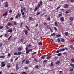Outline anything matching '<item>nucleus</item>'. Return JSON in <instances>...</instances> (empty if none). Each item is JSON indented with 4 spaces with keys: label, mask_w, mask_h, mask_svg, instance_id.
<instances>
[{
    "label": "nucleus",
    "mask_w": 74,
    "mask_h": 74,
    "mask_svg": "<svg viewBox=\"0 0 74 74\" xmlns=\"http://www.w3.org/2000/svg\"><path fill=\"white\" fill-rule=\"evenodd\" d=\"M17 15H16L15 17L16 18V19H18V17H21V13L19 12L18 13Z\"/></svg>",
    "instance_id": "1"
},
{
    "label": "nucleus",
    "mask_w": 74,
    "mask_h": 74,
    "mask_svg": "<svg viewBox=\"0 0 74 74\" xmlns=\"http://www.w3.org/2000/svg\"><path fill=\"white\" fill-rule=\"evenodd\" d=\"M32 49H30L28 51H27L26 52V54H28V53H29V52H32Z\"/></svg>",
    "instance_id": "2"
},
{
    "label": "nucleus",
    "mask_w": 74,
    "mask_h": 74,
    "mask_svg": "<svg viewBox=\"0 0 74 74\" xmlns=\"http://www.w3.org/2000/svg\"><path fill=\"white\" fill-rule=\"evenodd\" d=\"M19 66V64H16V70H19V67H18Z\"/></svg>",
    "instance_id": "3"
},
{
    "label": "nucleus",
    "mask_w": 74,
    "mask_h": 74,
    "mask_svg": "<svg viewBox=\"0 0 74 74\" xmlns=\"http://www.w3.org/2000/svg\"><path fill=\"white\" fill-rule=\"evenodd\" d=\"M5 3L6 4V5H5V7H8V2H5Z\"/></svg>",
    "instance_id": "4"
},
{
    "label": "nucleus",
    "mask_w": 74,
    "mask_h": 74,
    "mask_svg": "<svg viewBox=\"0 0 74 74\" xmlns=\"http://www.w3.org/2000/svg\"><path fill=\"white\" fill-rule=\"evenodd\" d=\"M60 20L61 21H64V18H63V17H61Z\"/></svg>",
    "instance_id": "5"
},
{
    "label": "nucleus",
    "mask_w": 74,
    "mask_h": 74,
    "mask_svg": "<svg viewBox=\"0 0 74 74\" xmlns=\"http://www.w3.org/2000/svg\"><path fill=\"white\" fill-rule=\"evenodd\" d=\"M51 56H49L47 57L46 58V59H51Z\"/></svg>",
    "instance_id": "6"
},
{
    "label": "nucleus",
    "mask_w": 74,
    "mask_h": 74,
    "mask_svg": "<svg viewBox=\"0 0 74 74\" xmlns=\"http://www.w3.org/2000/svg\"><path fill=\"white\" fill-rule=\"evenodd\" d=\"M69 20L72 21H73V20H74V18H73V17H71L69 18Z\"/></svg>",
    "instance_id": "7"
},
{
    "label": "nucleus",
    "mask_w": 74,
    "mask_h": 74,
    "mask_svg": "<svg viewBox=\"0 0 74 74\" xmlns=\"http://www.w3.org/2000/svg\"><path fill=\"white\" fill-rule=\"evenodd\" d=\"M25 63L27 64H29V63H30V61L28 60H27L25 62Z\"/></svg>",
    "instance_id": "8"
},
{
    "label": "nucleus",
    "mask_w": 74,
    "mask_h": 74,
    "mask_svg": "<svg viewBox=\"0 0 74 74\" xmlns=\"http://www.w3.org/2000/svg\"><path fill=\"white\" fill-rule=\"evenodd\" d=\"M8 12H6L5 13L3 14V16H7V15Z\"/></svg>",
    "instance_id": "9"
},
{
    "label": "nucleus",
    "mask_w": 74,
    "mask_h": 74,
    "mask_svg": "<svg viewBox=\"0 0 74 74\" xmlns=\"http://www.w3.org/2000/svg\"><path fill=\"white\" fill-rule=\"evenodd\" d=\"M69 7V5L66 4L64 5V8H67V7Z\"/></svg>",
    "instance_id": "10"
},
{
    "label": "nucleus",
    "mask_w": 74,
    "mask_h": 74,
    "mask_svg": "<svg viewBox=\"0 0 74 74\" xmlns=\"http://www.w3.org/2000/svg\"><path fill=\"white\" fill-rule=\"evenodd\" d=\"M8 32L9 33H12V29H9L8 30Z\"/></svg>",
    "instance_id": "11"
},
{
    "label": "nucleus",
    "mask_w": 74,
    "mask_h": 74,
    "mask_svg": "<svg viewBox=\"0 0 74 74\" xmlns=\"http://www.w3.org/2000/svg\"><path fill=\"white\" fill-rule=\"evenodd\" d=\"M29 20H31V21H33V20H34V18H32V17H30L29 18Z\"/></svg>",
    "instance_id": "12"
},
{
    "label": "nucleus",
    "mask_w": 74,
    "mask_h": 74,
    "mask_svg": "<svg viewBox=\"0 0 74 74\" xmlns=\"http://www.w3.org/2000/svg\"><path fill=\"white\" fill-rule=\"evenodd\" d=\"M24 32H25V35H27V33H28V32H27V30H26Z\"/></svg>",
    "instance_id": "13"
},
{
    "label": "nucleus",
    "mask_w": 74,
    "mask_h": 74,
    "mask_svg": "<svg viewBox=\"0 0 74 74\" xmlns=\"http://www.w3.org/2000/svg\"><path fill=\"white\" fill-rule=\"evenodd\" d=\"M8 26H11L12 25V24L11 23H7Z\"/></svg>",
    "instance_id": "14"
},
{
    "label": "nucleus",
    "mask_w": 74,
    "mask_h": 74,
    "mask_svg": "<svg viewBox=\"0 0 74 74\" xmlns=\"http://www.w3.org/2000/svg\"><path fill=\"white\" fill-rule=\"evenodd\" d=\"M31 46H32V45L29 44L28 45L27 47H28V48H30V47H31Z\"/></svg>",
    "instance_id": "15"
},
{
    "label": "nucleus",
    "mask_w": 74,
    "mask_h": 74,
    "mask_svg": "<svg viewBox=\"0 0 74 74\" xmlns=\"http://www.w3.org/2000/svg\"><path fill=\"white\" fill-rule=\"evenodd\" d=\"M5 66V64H2V65L1 66V67H4Z\"/></svg>",
    "instance_id": "16"
},
{
    "label": "nucleus",
    "mask_w": 74,
    "mask_h": 74,
    "mask_svg": "<svg viewBox=\"0 0 74 74\" xmlns=\"http://www.w3.org/2000/svg\"><path fill=\"white\" fill-rule=\"evenodd\" d=\"M61 41L62 42H65V40L64 39H62L61 40Z\"/></svg>",
    "instance_id": "17"
},
{
    "label": "nucleus",
    "mask_w": 74,
    "mask_h": 74,
    "mask_svg": "<svg viewBox=\"0 0 74 74\" xmlns=\"http://www.w3.org/2000/svg\"><path fill=\"white\" fill-rule=\"evenodd\" d=\"M60 61H57L56 63V64H59V63H60Z\"/></svg>",
    "instance_id": "18"
},
{
    "label": "nucleus",
    "mask_w": 74,
    "mask_h": 74,
    "mask_svg": "<svg viewBox=\"0 0 74 74\" xmlns=\"http://www.w3.org/2000/svg\"><path fill=\"white\" fill-rule=\"evenodd\" d=\"M12 37V35H11V36H10L8 38V40H10V39H11V37Z\"/></svg>",
    "instance_id": "19"
},
{
    "label": "nucleus",
    "mask_w": 74,
    "mask_h": 74,
    "mask_svg": "<svg viewBox=\"0 0 74 74\" xmlns=\"http://www.w3.org/2000/svg\"><path fill=\"white\" fill-rule=\"evenodd\" d=\"M25 27H26V28L29 31H30V29H29V28L28 26H27V25Z\"/></svg>",
    "instance_id": "20"
},
{
    "label": "nucleus",
    "mask_w": 74,
    "mask_h": 74,
    "mask_svg": "<svg viewBox=\"0 0 74 74\" xmlns=\"http://www.w3.org/2000/svg\"><path fill=\"white\" fill-rule=\"evenodd\" d=\"M6 29H7V30H8L9 29V27L8 26L6 25L5 26Z\"/></svg>",
    "instance_id": "21"
},
{
    "label": "nucleus",
    "mask_w": 74,
    "mask_h": 74,
    "mask_svg": "<svg viewBox=\"0 0 74 74\" xmlns=\"http://www.w3.org/2000/svg\"><path fill=\"white\" fill-rule=\"evenodd\" d=\"M37 10V6H36L34 10V11H36Z\"/></svg>",
    "instance_id": "22"
},
{
    "label": "nucleus",
    "mask_w": 74,
    "mask_h": 74,
    "mask_svg": "<svg viewBox=\"0 0 74 74\" xmlns=\"http://www.w3.org/2000/svg\"><path fill=\"white\" fill-rule=\"evenodd\" d=\"M64 34H65L66 36H67L69 34V33H68L67 32H66L64 33Z\"/></svg>",
    "instance_id": "23"
},
{
    "label": "nucleus",
    "mask_w": 74,
    "mask_h": 74,
    "mask_svg": "<svg viewBox=\"0 0 74 74\" xmlns=\"http://www.w3.org/2000/svg\"><path fill=\"white\" fill-rule=\"evenodd\" d=\"M5 58V56H0V58Z\"/></svg>",
    "instance_id": "24"
},
{
    "label": "nucleus",
    "mask_w": 74,
    "mask_h": 74,
    "mask_svg": "<svg viewBox=\"0 0 74 74\" xmlns=\"http://www.w3.org/2000/svg\"><path fill=\"white\" fill-rule=\"evenodd\" d=\"M71 61L73 62V63H74V58H72L71 59Z\"/></svg>",
    "instance_id": "25"
},
{
    "label": "nucleus",
    "mask_w": 74,
    "mask_h": 74,
    "mask_svg": "<svg viewBox=\"0 0 74 74\" xmlns=\"http://www.w3.org/2000/svg\"><path fill=\"white\" fill-rule=\"evenodd\" d=\"M22 54V53L21 52H18V55H21V54Z\"/></svg>",
    "instance_id": "26"
},
{
    "label": "nucleus",
    "mask_w": 74,
    "mask_h": 74,
    "mask_svg": "<svg viewBox=\"0 0 74 74\" xmlns=\"http://www.w3.org/2000/svg\"><path fill=\"white\" fill-rule=\"evenodd\" d=\"M41 59H44L45 58H44V56H42L41 57Z\"/></svg>",
    "instance_id": "27"
},
{
    "label": "nucleus",
    "mask_w": 74,
    "mask_h": 74,
    "mask_svg": "<svg viewBox=\"0 0 74 74\" xmlns=\"http://www.w3.org/2000/svg\"><path fill=\"white\" fill-rule=\"evenodd\" d=\"M58 56H60L62 55V54L61 53H59L57 54Z\"/></svg>",
    "instance_id": "28"
},
{
    "label": "nucleus",
    "mask_w": 74,
    "mask_h": 74,
    "mask_svg": "<svg viewBox=\"0 0 74 74\" xmlns=\"http://www.w3.org/2000/svg\"><path fill=\"white\" fill-rule=\"evenodd\" d=\"M54 23H55V26H56L57 27L58 25H57V22H55Z\"/></svg>",
    "instance_id": "29"
},
{
    "label": "nucleus",
    "mask_w": 74,
    "mask_h": 74,
    "mask_svg": "<svg viewBox=\"0 0 74 74\" xmlns=\"http://www.w3.org/2000/svg\"><path fill=\"white\" fill-rule=\"evenodd\" d=\"M60 36H61L60 34H58L56 35V37H60Z\"/></svg>",
    "instance_id": "30"
},
{
    "label": "nucleus",
    "mask_w": 74,
    "mask_h": 74,
    "mask_svg": "<svg viewBox=\"0 0 74 74\" xmlns=\"http://www.w3.org/2000/svg\"><path fill=\"white\" fill-rule=\"evenodd\" d=\"M4 27V26H0V30L2 29Z\"/></svg>",
    "instance_id": "31"
},
{
    "label": "nucleus",
    "mask_w": 74,
    "mask_h": 74,
    "mask_svg": "<svg viewBox=\"0 0 74 74\" xmlns=\"http://www.w3.org/2000/svg\"><path fill=\"white\" fill-rule=\"evenodd\" d=\"M70 65L71 66V67H74V64H70Z\"/></svg>",
    "instance_id": "32"
},
{
    "label": "nucleus",
    "mask_w": 74,
    "mask_h": 74,
    "mask_svg": "<svg viewBox=\"0 0 74 74\" xmlns=\"http://www.w3.org/2000/svg\"><path fill=\"white\" fill-rule=\"evenodd\" d=\"M53 35H56V33H53L51 34V36L52 37Z\"/></svg>",
    "instance_id": "33"
},
{
    "label": "nucleus",
    "mask_w": 74,
    "mask_h": 74,
    "mask_svg": "<svg viewBox=\"0 0 74 74\" xmlns=\"http://www.w3.org/2000/svg\"><path fill=\"white\" fill-rule=\"evenodd\" d=\"M22 74H27V73H26V72H23L22 73Z\"/></svg>",
    "instance_id": "34"
},
{
    "label": "nucleus",
    "mask_w": 74,
    "mask_h": 74,
    "mask_svg": "<svg viewBox=\"0 0 74 74\" xmlns=\"http://www.w3.org/2000/svg\"><path fill=\"white\" fill-rule=\"evenodd\" d=\"M40 12H37L36 15H40Z\"/></svg>",
    "instance_id": "35"
},
{
    "label": "nucleus",
    "mask_w": 74,
    "mask_h": 74,
    "mask_svg": "<svg viewBox=\"0 0 74 74\" xmlns=\"http://www.w3.org/2000/svg\"><path fill=\"white\" fill-rule=\"evenodd\" d=\"M39 45H42V42H39Z\"/></svg>",
    "instance_id": "36"
},
{
    "label": "nucleus",
    "mask_w": 74,
    "mask_h": 74,
    "mask_svg": "<svg viewBox=\"0 0 74 74\" xmlns=\"http://www.w3.org/2000/svg\"><path fill=\"white\" fill-rule=\"evenodd\" d=\"M25 50H26V52H27V51H28V47H26L25 48Z\"/></svg>",
    "instance_id": "37"
},
{
    "label": "nucleus",
    "mask_w": 74,
    "mask_h": 74,
    "mask_svg": "<svg viewBox=\"0 0 74 74\" xmlns=\"http://www.w3.org/2000/svg\"><path fill=\"white\" fill-rule=\"evenodd\" d=\"M37 52H34L32 54L33 55H36V54Z\"/></svg>",
    "instance_id": "38"
},
{
    "label": "nucleus",
    "mask_w": 74,
    "mask_h": 74,
    "mask_svg": "<svg viewBox=\"0 0 74 74\" xmlns=\"http://www.w3.org/2000/svg\"><path fill=\"white\" fill-rule=\"evenodd\" d=\"M70 47H71V48H73V46H72L71 45L69 46Z\"/></svg>",
    "instance_id": "39"
},
{
    "label": "nucleus",
    "mask_w": 74,
    "mask_h": 74,
    "mask_svg": "<svg viewBox=\"0 0 74 74\" xmlns=\"http://www.w3.org/2000/svg\"><path fill=\"white\" fill-rule=\"evenodd\" d=\"M8 56L10 57V56H11V54H10V53H8Z\"/></svg>",
    "instance_id": "40"
},
{
    "label": "nucleus",
    "mask_w": 74,
    "mask_h": 74,
    "mask_svg": "<svg viewBox=\"0 0 74 74\" xmlns=\"http://www.w3.org/2000/svg\"><path fill=\"white\" fill-rule=\"evenodd\" d=\"M53 62H51L50 65L51 66H53Z\"/></svg>",
    "instance_id": "41"
},
{
    "label": "nucleus",
    "mask_w": 74,
    "mask_h": 74,
    "mask_svg": "<svg viewBox=\"0 0 74 74\" xmlns=\"http://www.w3.org/2000/svg\"><path fill=\"white\" fill-rule=\"evenodd\" d=\"M40 4L41 5H42V1H41L40 2Z\"/></svg>",
    "instance_id": "42"
},
{
    "label": "nucleus",
    "mask_w": 74,
    "mask_h": 74,
    "mask_svg": "<svg viewBox=\"0 0 74 74\" xmlns=\"http://www.w3.org/2000/svg\"><path fill=\"white\" fill-rule=\"evenodd\" d=\"M26 60V59H24L23 61L22 62V64H23V62H25V61Z\"/></svg>",
    "instance_id": "43"
},
{
    "label": "nucleus",
    "mask_w": 74,
    "mask_h": 74,
    "mask_svg": "<svg viewBox=\"0 0 74 74\" xmlns=\"http://www.w3.org/2000/svg\"><path fill=\"white\" fill-rule=\"evenodd\" d=\"M18 51H21V50H22V48L19 47L18 48Z\"/></svg>",
    "instance_id": "44"
},
{
    "label": "nucleus",
    "mask_w": 74,
    "mask_h": 74,
    "mask_svg": "<svg viewBox=\"0 0 74 74\" xmlns=\"http://www.w3.org/2000/svg\"><path fill=\"white\" fill-rule=\"evenodd\" d=\"M37 7H38V8H40V3L38 4Z\"/></svg>",
    "instance_id": "45"
},
{
    "label": "nucleus",
    "mask_w": 74,
    "mask_h": 74,
    "mask_svg": "<svg viewBox=\"0 0 74 74\" xmlns=\"http://www.w3.org/2000/svg\"><path fill=\"white\" fill-rule=\"evenodd\" d=\"M7 67L8 68H10V67H11V66L10 65H8L7 66Z\"/></svg>",
    "instance_id": "46"
},
{
    "label": "nucleus",
    "mask_w": 74,
    "mask_h": 74,
    "mask_svg": "<svg viewBox=\"0 0 74 74\" xmlns=\"http://www.w3.org/2000/svg\"><path fill=\"white\" fill-rule=\"evenodd\" d=\"M12 12V10H10L9 11V13H11Z\"/></svg>",
    "instance_id": "47"
},
{
    "label": "nucleus",
    "mask_w": 74,
    "mask_h": 74,
    "mask_svg": "<svg viewBox=\"0 0 74 74\" xmlns=\"http://www.w3.org/2000/svg\"><path fill=\"white\" fill-rule=\"evenodd\" d=\"M14 55H18V53L16 52H15L14 53Z\"/></svg>",
    "instance_id": "48"
},
{
    "label": "nucleus",
    "mask_w": 74,
    "mask_h": 74,
    "mask_svg": "<svg viewBox=\"0 0 74 74\" xmlns=\"http://www.w3.org/2000/svg\"><path fill=\"white\" fill-rule=\"evenodd\" d=\"M38 67V66L37 65L35 66V68H36V69H37Z\"/></svg>",
    "instance_id": "49"
},
{
    "label": "nucleus",
    "mask_w": 74,
    "mask_h": 74,
    "mask_svg": "<svg viewBox=\"0 0 74 74\" xmlns=\"http://www.w3.org/2000/svg\"><path fill=\"white\" fill-rule=\"evenodd\" d=\"M26 17V15H24V16H23L22 18H25Z\"/></svg>",
    "instance_id": "50"
},
{
    "label": "nucleus",
    "mask_w": 74,
    "mask_h": 74,
    "mask_svg": "<svg viewBox=\"0 0 74 74\" xmlns=\"http://www.w3.org/2000/svg\"><path fill=\"white\" fill-rule=\"evenodd\" d=\"M45 15V14H44V13L41 14L40 15V16H43V15Z\"/></svg>",
    "instance_id": "51"
},
{
    "label": "nucleus",
    "mask_w": 74,
    "mask_h": 74,
    "mask_svg": "<svg viewBox=\"0 0 74 74\" xmlns=\"http://www.w3.org/2000/svg\"><path fill=\"white\" fill-rule=\"evenodd\" d=\"M62 51V49H60L59 50V51H60V52H61Z\"/></svg>",
    "instance_id": "52"
},
{
    "label": "nucleus",
    "mask_w": 74,
    "mask_h": 74,
    "mask_svg": "<svg viewBox=\"0 0 74 74\" xmlns=\"http://www.w3.org/2000/svg\"><path fill=\"white\" fill-rule=\"evenodd\" d=\"M43 25H47V23L45 22L43 23Z\"/></svg>",
    "instance_id": "53"
},
{
    "label": "nucleus",
    "mask_w": 74,
    "mask_h": 74,
    "mask_svg": "<svg viewBox=\"0 0 74 74\" xmlns=\"http://www.w3.org/2000/svg\"><path fill=\"white\" fill-rule=\"evenodd\" d=\"M58 41V42H60V39L58 38L57 39Z\"/></svg>",
    "instance_id": "54"
},
{
    "label": "nucleus",
    "mask_w": 74,
    "mask_h": 74,
    "mask_svg": "<svg viewBox=\"0 0 74 74\" xmlns=\"http://www.w3.org/2000/svg\"><path fill=\"white\" fill-rule=\"evenodd\" d=\"M54 30H56V31H57V30H58V29H57L56 27H55L54 28Z\"/></svg>",
    "instance_id": "55"
},
{
    "label": "nucleus",
    "mask_w": 74,
    "mask_h": 74,
    "mask_svg": "<svg viewBox=\"0 0 74 74\" xmlns=\"http://www.w3.org/2000/svg\"><path fill=\"white\" fill-rule=\"evenodd\" d=\"M62 16V15L61 14H59L58 15L59 17H60V16Z\"/></svg>",
    "instance_id": "56"
},
{
    "label": "nucleus",
    "mask_w": 74,
    "mask_h": 74,
    "mask_svg": "<svg viewBox=\"0 0 74 74\" xmlns=\"http://www.w3.org/2000/svg\"><path fill=\"white\" fill-rule=\"evenodd\" d=\"M70 71H73V68H71L70 69Z\"/></svg>",
    "instance_id": "57"
},
{
    "label": "nucleus",
    "mask_w": 74,
    "mask_h": 74,
    "mask_svg": "<svg viewBox=\"0 0 74 74\" xmlns=\"http://www.w3.org/2000/svg\"><path fill=\"white\" fill-rule=\"evenodd\" d=\"M22 15H23V16L24 15H25V12H23L22 13Z\"/></svg>",
    "instance_id": "58"
},
{
    "label": "nucleus",
    "mask_w": 74,
    "mask_h": 74,
    "mask_svg": "<svg viewBox=\"0 0 74 74\" xmlns=\"http://www.w3.org/2000/svg\"><path fill=\"white\" fill-rule=\"evenodd\" d=\"M62 52H63V51H65V49L63 48L62 49Z\"/></svg>",
    "instance_id": "59"
},
{
    "label": "nucleus",
    "mask_w": 74,
    "mask_h": 74,
    "mask_svg": "<svg viewBox=\"0 0 74 74\" xmlns=\"http://www.w3.org/2000/svg\"><path fill=\"white\" fill-rule=\"evenodd\" d=\"M24 69H25V70H27V69H28V68H27V67H24Z\"/></svg>",
    "instance_id": "60"
},
{
    "label": "nucleus",
    "mask_w": 74,
    "mask_h": 74,
    "mask_svg": "<svg viewBox=\"0 0 74 74\" xmlns=\"http://www.w3.org/2000/svg\"><path fill=\"white\" fill-rule=\"evenodd\" d=\"M3 45V43H1L0 44V47H2Z\"/></svg>",
    "instance_id": "61"
},
{
    "label": "nucleus",
    "mask_w": 74,
    "mask_h": 74,
    "mask_svg": "<svg viewBox=\"0 0 74 74\" xmlns=\"http://www.w3.org/2000/svg\"><path fill=\"white\" fill-rule=\"evenodd\" d=\"M59 52H60V51H59V50H57L56 51V53H59Z\"/></svg>",
    "instance_id": "62"
},
{
    "label": "nucleus",
    "mask_w": 74,
    "mask_h": 74,
    "mask_svg": "<svg viewBox=\"0 0 74 74\" xmlns=\"http://www.w3.org/2000/svg\"><path fill=\"white\" fill-rule=\"evenodd\" d=\"M47 20L48 21H50V17H48L47 18Z\"/></svg>",
    "instance_id": "63"
},
{
    "label": "nucleus",
    "mask_w": 74,
    "mask_h": 74,
    "mask_svg": "<svg viewBox=\"0 0 74 74\" xmlns=\"http://www.w3.org/2000/svg\"><path fill=\"white\" fill-rule=\"evenodd\" d=\"M13 19H14V18H13V17H11L10 18V20L11 21H12Z\"/></svg>",
    "instance_id": "64"
}]
</instances>
